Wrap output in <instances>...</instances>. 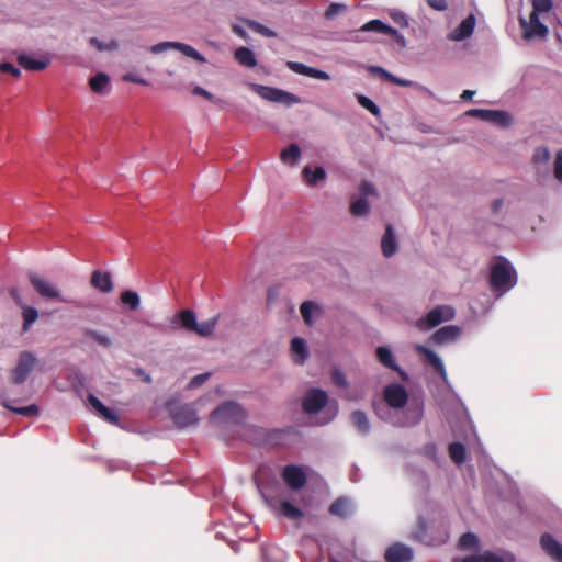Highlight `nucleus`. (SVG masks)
<instances>
[{
    "label": "nucleus",
    "instance_id": "f257e3e1",
    "mask_svg": "<svg viewBox=\"0 0 562 562\" xmlns=\"http://www.w3.org/2000/svg\"><path fill=\"white\" fill-rule=\"evenodd\" d=\"M384 403L374 407L375 415L395 427H413L420 423L424 414L422 402L408 403L406 389L397 383L389 384L383 390Z\"/></svg>",
    "mask_w": 562,
    "mask_h": 562
},
{
    "label": "nucleus",
    "instance_id": "f03ea898",
    "mask_svg": "<svg viewBox=\"0 0 562 562\" xmlns=\"http://www.w3.org/2000/svg\"><path fill=\"white\" fill-rule=\"evenodd\" d=\"M323 408L325 417L318 423L325 425L331 422L338 413V404L336 401L329 403L327 393L317 387L310 389L302 398V409L307 415L321 412Z\"/></svg>",
    "mask_w": 562,
    "mask_h": 562
},
{
    "label": "nucleus",
    "instance_id": "7ed1b4c3",
    "mask_svg": "<svg viewBox=\"0 0 562 562\" xmlns=\"http://www.w3.org/2000/svg\"><path fill=\"white\" fill-rule=\"evenodd\" d=\"M517 283V273L513 265L504 257L494 259L491 263L490 284L499 295L513 289Z\"/></svg>",
    "mask_w": 562,
    "mask_h": 562
},
{
    "label": "nucleus",
    "instance_id": "20e7f679",
    "mask_svg": "<svg viewBox=\"0 0 562 562\" xmlns=\"http://www.w3.org/2000/svg\"><path fill=\"white\" fill-rule=\"evenodd\" d=\"M211 418L223 425H237L246 419V412L238 403L226 402L213 411Z\"/></svg>",
    "mask_w": 562,
    "mask_h": 562
},
{
    "label": "nucleus",
    "instance_id": "39448f33",
    "mask_svg": "<svg viewBox=\"0 0 562 562\" xmlns=\"http://www.w3.org/2000/svg\"><path fill=\"white\" fill-rule=\"evenodd\" d=\"M249 88L267 101L286 105L301 103V99L297 95L278 88L267 87L259 83H249Z\"/></svg>",
    "mask_w": 562,
    "mask_h": 562
},
{
    "label": "nucleus",
    "instance_id": "423d86ee",
    "mask_svg": "<svg viewBox=\"0 0 562 562\" xmlns=\"http://www.w3.org/2000/svg\"><path fill=\"white\" fill-rule=\"evenodd\" d=\"M454 310L450 305H437L425 316L416 322V326L424 331L430 330L443 322L451 321L454 317Z\"/></svg>",
    "mask_w": 562,
    "mask_h": 562
},
{
    "label": "nucleus",
    "instance_id": "0eeeda50",
    "mask_svg": "<svg viewBox=\"0 0 562 562\" xmlns=\"http://www.w3.org/2000/svg\"><path fill=\"white\" fill-rule=\"evenodd\" d=\"M29 281L33 289L44 299L56 300L63 303H69L70 301L64 297L59 288L52 281L45 279L36 272L29 273Z\"/></svg>",
    "mask_w": 562,
    "mask_h": 562
},
{
    "label": "nucleus",
    "instance_id": "6e6552de",
    "mask_svg": "<svg viewBox=\"0 0 562 562\" xmlns=\"http://www.w3.org/2000/svg\"><path fill=\"white\" fill-rule=\"evenodd\" d=\"M362 32H375L380 34H386L394 37L397 42L404 43L403 35H401L394 27L390 26L389 24L378 19L367 22L359 30L349 32L348 38L353 42H363L366 40L361 38L359 35Z\"/></svg>",
    "mask_w": 562,
    "mask_h": 562
},
{
    "label": "nucleus",
    "instance_id": "1a4fd4ad",
    "mask_svg": "<svg viewBox=\"0 0 562 562\" xmlns=\"http://www.w3.org/2000/svg\"><path fill=\"white\" fill-rule=\"evenodd\" d=\"M169 411L175 424L179 428H187L199 424L200 419L196 411L191 404L173 405L170 403Z\"/></svg>",
    "mask_w": 562,
    "mask_h": 562
},
{
    "label": "nucleus",
    "instance_id": "9d476101",
    "mask_svg": "<svg viewBox=\"0 0 562 562\" xmlns=\"http://www.w3.org/2000/svg\"><path fill=\"white\" fill-rule=\"evenodd\" d=\"M267 505L276 516H282L288 519H299L304 516L303 512L294 506L290 501L282 496L265 497Z\"/></svg>",
    "mask_w": 562,
    "mask_h": 562
},
{
    "label": "nucleus",
    "instance_id": "9b49d317",
    "mask_svg": "<svg viewBox=\"0 0 562 562\" xmlns=\"http://www.w3.org/2000/svg\"><path fill=\"white\" fill-rule=\"evenodd\" d=\"M36 364L35 356L30 351L21 352L15 368L11 371V380L14 384H22L26 381Z\"/></svg>",
    "mask_w": 562,
    "mask_h": 562
},
{
    "label": "nucleus",
    "instance_id": "f8f14e48",
    "mask_svg": "<svg viewBox=\"0 0 562 562\" xmlns=\"http://www.w3.org/2000/svg\"><path fill=\"white\" fill-rule=\"evenodd\" d=\"M465 114L502 127L508 126L512 123L509 113L501 110L472 109L467 111Z\"/></svg>",
    "mask_w": 562,
    "mask_h": 562
},
{
    "label": "nucleus",
    "instance_id": "ddd939ff",
    "mask_svg": "<svg viewBox=\"0 0 562 562\" xmlns=\"http://www.w3.org/2000/svg\"><path fill=\"white\" fill-rule=\"evenodd\" d=\"M414 349L423 357L425 363L432 367V369L440 375L442 381L448 384L449 380L442 359L435 351L420 344H416Z\"/></svg>",
    "mask_w": 562,
    "mask_h": 562
},
{
    "label": "nucleus",
    "instance_id": "4468645a",
    "mask_svg": "<svg viewBox=\"0 0 562 562\" xmlns=\"http://www.w3.org/2000/svg\"><path fill=\"white\" fill-rule=\"evenodd\" d=\"M453 562H515V555L508 551H504L502 553L485 551L483 553L471 554L465 558H456Z\"/></svg>",
    "mask_w": 562,
    "mask_h": 562
},
{
    "label": "nucleus",
    "instance_id": "2eb2a0df",
    "mask_svg": "<svg viewBox=\"0 0 562 562\" xmlns=\"http://www.w3.org/2000/svg\"><path fill=\"white\" fill-rule=\"evenodd\" d=\"M520 23L524 29V38L526 40L546 37L548 34V27L540 21L536 12L530 13L528 22L521 19Z\"/></svg>",
    "mask_w": 562,
    "mask_h": 562
},
{
    "label": "nucleus",
    "instance_id": "dca6fc26",
    "mask_svg": "<svg viewBox=\"0 0 562 562\" xmlns=\"http://www.w3.org/2000/svg\"><path fill=\"white\" fill-rule=\"evenodd\" d=\"M282 479L286 485L294 491L302 488L306 483V474L295 464L284 467L282 471Z\"/></svg>",
    "mask_w": 562,
    "mask_h": 562
},
{
    "label": "nucleus",
    "instance_id": "f3484780",
    "mask_svg": "<svg viewBox=\"0 0 562 562\" xmlns=\"http://www.w3.org/2000/svg\"><path fill=\"white\" fill-rule=\"evenodd\" d=\"M375 353H376V358H378L379 362L383 367L389 368V369L397 372L398 375L403 380H407L408 379L407 373L404 370H402L398 367V364L396 363V361L394 359V356H393V352H392V350L389 347H384V346L378 347Z\"/></svg>",
    "mask_w": 562,
    "mask_h": 562
},
{
    "label": "nucleus",
    "instance_id": "a211bd4d",
    "mask_svg": "<svg viewBox=\"0 0 562 562\" xmlns=\"http://www.w3.org/2000/svg\"><path fill=\"white\" fill-rule=\"evenodd\" d=\"M460 335L461 328L459 326L448 325L436 330L430 340L437 345H445L457 340Z\"/></svg>",
    "mask_w": 562,
    "mask_h": 562
},
{
    "label": "nucleus",
    "instance_id": "6ab92c4d",
    "mask_svg": "<svg viewBox=\"0 0 562 562\" xmlns=\"http://www.w3.org/2000/svg\"><path fill=\"white\" fill-rule=\"evenodd\" d=\"M384 557L386 562H408L413 559V551L405 544L395 543L386 549Z\"/></svg>",
    "mask_w": 562,
    "mask_h": 562
},
{
    "label": "nucleus",
    "instance_id": "aec40b11",
    "mask_svg": "<svg viewBox=\"0 0 562 562\" xmlns=\"http://www.w3.org/2000/svg\"><path fill=\"white\" fill-rule=\"evenodd\" d=\"M381 249L383 256L386 258L393 257L398 250V240L393 226L390 224L386 225L385 232L381 238Z\"/></svg>",
    "mask_w": 562,
    "mask_h": 562
},
{
    "label": "nucleus",
    "instance_id": "412c9836",
    "mask_svg": "<svg viewBox=\"0 0 562 562\" xmlns=\"http://www.w3.org/2000/svg\"><path fill=\"white\" fill-rule=\"evenodd\" d=\"M286 66L295 74L303 75L306 77L315 78L318 80H329L330 76L321 69L306 66L297 61H288Z\"/></svg>",
    "mask_w": 562,
    "mask_h": 562
},
{
    "label": "nucleus",
    "instance_id": "4be33fe9",
    "mask_svg": "<svg viewBox=\"0 0 562 562\" xmlns=\"http://www.w3.org/2000/svg\"><path fill=\"white\" fill-rule=\"evenodd\" d=\"M540 546L550 558L557 562H562V544L551 535H542L540 538Z\"/></svg>",
    "mask_w": 562,
    "mask_h": 562
},
{
    "label": "nucleus",
    "instance_id": "5701e85b",
    "mask_svg": "<svg viewBox=\"0 0 562 562\" xmlns=\"http://www.w3.org/2000/svg\"><path fill=\"white\" fill-rule=\"evenodd\" d=\"M475 26L473 15L465 18L450 34L449 40L460 42L472 35Z\"/></svg>",
    "mask_w": 562,
    "mask_h": 562
},
{
    "label": "nucleus",
    "instance_id": "b1692460",
    "mask_svg": "<svg viewBox=\"0 0 562 562\" xmlns=\"http://www.w3.org/2000/svg\"><path fill=\"white\" fill-rule=\"evenodd\" d=\"M88 403L106 422L114 425L119 424L117 415L112 409L106 407L97 396H94L93 394H89Z\"/></svg>",
    "mask_w": 562,
    "mask_h": 562
},
{
    "label": "nucleus",
    "instance_id": "393cba45",
    "mask_svg": "<svg viewBox=\"0 0 562 562\" xmlns=\"http://www.w3.org/2000/svg\"><path fill=\"white\" fill-rule=\"evenodd\" d=\"M91 284L103 293H110L113 290V282L109 272L95 270L91 277Z\"/></svg>",
    "mask_w": 562,
    "mask_h": 562
},
{
    "label": "nucleus",
    "instance_id": "a878e982",
    "mask_svg": "<svg viewBox=\"0 0 562 562\" xmlns=\"http://www.w3.org/2000/svg\"><path fill=\"white\" fill-rule=\"evenodd\" d=\"M18 63L21 67H23L26 70H33V71H40L45 69L48 64V58H40L36 59L30 55L21 54L18 56Z\"/></svg>",
    "mask_w": 562,
    "mask_h": 562
},
{
    "label": "nucleus",
    "instance_id": "bb28decb",
    "mask_svg": "<svg viewBox=\"0 0 562 562\" xmlns=\"http://www.w3.org/2000/svg\"><path fill=\"white\" fill-rule=\"evenodd\" d=\"M291 351L293 355V361L296 364H303L308 358V351L306 342L300 337H295L291 341Z\"/></svg>",
    "mask_w": 562,
    "mask_h": 562
},
{
    "label": "nucleus",
    "instance_id": "cd10ccee",
    "mask_svg": "<svg viewBox=\"0 0 562 562\" xmlns=\"http://www.w3.org/2000/svg\"><path fill=\"white\" fill-rule=\"evenodd\" d=\"M302 176L310 187H314L317 182L326 179V171L321 166L316 167L314 170L311 166H305L302 170Z\"/></svg>",
    "mask_w": 562,
    "mask_h": 562
},
{
    "label": "nucleus",
    "instance_id": "c85d7f7f",
    "mask_svg": "<svg viewBox=\"0 0 562 562\" xmlns=\"http://www.w3.org/2000/svg\"><path fill=\"white\" fill-rule=\"evenodd\" d=\"M302 151L297 144L292 143L284 149H282L280 154V160L289 166H295L300 158H301Z\"/></svg>",
    "mask_w": 562,
    "mask_h": 562
},
{
    "label": "nucleus",
    "instance_id": "c756f323",
    "mask_svg": "<svg viewBox=\"0 0 562 562\" xmlns=\"http://www.w3.org/2000/svg\"><path fill=\"white\" fill-rule=\"evenodd\" d=\"M351 423L353 427L362 435H368L371 430V425L368 415L360 409L352 412Z\"/></svg>",
    "mask_w": 562,
    "mask_h": 562
},
{
    "label": "nucleus",
    "instance_id": "7c9ffc66",
    "mask_svg": "<svg viewBox=\"0 0 562 562\" xmlns=\"http://www.w3.org/2000/svg\"><path fill=\"white\" fill-rule=\"evenodd\" d=\"M551 154L547 147H537L532 154V162L537 168L538 172L546 171L550 161Z\"/></svg>",
    "mask_w": 562,
    "mask_h": 562
},
{
    "label": "nucleus",
    "instance_id": "2f4dec72",
    "mask_svg": "<svg viewBox=\"0 0 562 562\" xmlns=\"http://www.w3.org/2000/svg\"><path fill=\"white\" fill-rule=\"evenodd\" d=\"M173 322H179L181 327L188 331H194L198 321L196 315L191 310H183L175 316Z\"/></svg>",
    "mask_w": 562,
    "mask_h": 562
},
{
    "label": "nucleus",
    "instance_id": "473e14b6",
    "mask_svg": "<svg viewBox=\"0 0 562 562\" xmlns=\"http://www.w3.org/2000/svg\"><path fill=\"white\" fill-rule=\"evenodd\" d=\"M329 512L334 516L338 517H347L352 512V504L346 497H340L336 499L329 507Z\"/></svg>",
    "mask_w": 562,
    "mask_h": 562
},
{
    "label": "nucleus",
    "instance_id": "72a5a7b5",
    "mask_svg": "<svg viewBox=\"0 0 562 562\" xmlns=\"http://www.w3.org/2000/svg\"><path fill=\"white\" fill-rule=\"evenodd\" d=\"M109 83H110V78L104 72L97 74L95 76L90 78V81H89L91 90L99 94H104L108 92Z\"/></svg>",
    "mask_w": 562,
    "mask_h": 562
},
{
    "label": "nucleus",
    "instance_id": "f704fd0d",
    "mask_svg": "<svg viewBox=\"0 0 562 562\" xmlns=\"http://www.w3.org/2000/svg\"><path fill=\"white\" fill-rule=\"evenodd\" d=\"M235 58L240 65L245 67L252 68L257 65V58L254 52L247 47L237 48L235 50Z\"/></svg>",
    "mask_w": 562,
    "mask_h": 562
},
{
    "label": "nucleus",
    "instance_id": "c9c22d12",
    "mask_svg": "<svg viewBox=\"0 0 562 562\" xmlns=\"http://www.w3.org/2000/svg\"><path fill=\"white\" fill-rule=\"evenodd\" d=\"M83 335L87 338L93 339L98 345L104 347V348H111L112 347V339L109 335L105 333L94 330L91 328H85Z\"/></svg>",
    "mask_w": 562,
    "mask_h": 562
},
{
    "label": "nucleus",
    "instance_id": "e433bc0d",
    "mask_svg": "<svg viewBox=\"0 0 562 562\" xmlns=\"http://www.w3.org/2000/svg\"><path fill=\"white\" fill-rule=\"evenodd\" d=\"M389 81L393 82L397 86H401V87H411L419 92L426 93L429 97H434L432 91H430L427 87H425L416 81L402 79V78L395 77L394 75H391Z\"/></svg>",
    "mask_w": 562,
    "mask_h": 562
},
{
    "label": "nucleus",
    "instance_id": "4c0bfd02",
    "mask_svg": "<svg viewBox=\"0 0 562 562\" xmlns=\"http://www.w3.org/2000/svg\"><path fill=\"white\" fill-rule=\"evenodd\" d=\"M370 212V204L364 198L352 199L350 213L356 217H363Z\"/></svg>",
    "mask_w": 562,
    "mask_h": 562
},
{
    "label": "nucleus",
    "instance_id": "58836bf2",
    "mask_svg": "<svg viewBox=\"0 0 562 562\" xmlns=\"http://www.w3.org/2000/svg\"><path fill=\"white\" fill-rule=\"evenodd\" d=\"M22 317H23V326L22 330L24 333L29 331L31 326L37 321L38 318V311L35 307L27 306L26 304L22 307Z\"/></svg>",
    "mask_w": 562,
    "mask_h": 562
},
{
    "label": "nucleus",
    "instance_id": "ea45409f",
    "mask_svg": "<svg viewBox=\"0 0 562 562\" xmlns=\"http://www.w3.org/2000/svg\"><path fill=\"white\" fill-rule=\"evenodd\" d=\"M173 49H177L179 52H181L183 55H186L187 57H190L199 63H206V59L205 57L200 54L194 47H192L191 45H188V44H184V43H180V42H175V45H173Z\"/></svg>",
    "mask_w": 562,
    "mask_h": 562
},
{
    "label": "nucleus",
    "instance_id": "a19ab883",
    "mask_svg": "<svg viewBox=\"0 0 562 562\" xmlns=\"http://www.w3.org/2000/svg\"><path fill=\"white\" fill-rule=\"evenodd\" d=\"M217 322L218 315L202 323H198L193 333L198 334L201 337H209L214 333Z\"/></svg>",
    "mask_w": 562,
    "mask_h": 562
},
{
    "label": "nucleus",
    "instance_id": "79ce46f5",
    "mask_svg": "<svg viewBox=\"0 0 562 562\" xmlns=\"http://www.w3.org/2000/svg\"><path fill=\"white\" fill-rule=\"evenodd\" d=\"M262 559L265 562H284L286 554L278 547L262 548Z\"/></svg>",
    "mask_w": 562,
    "mask_h": 562
},
{
    "label": "nucleus",
    "instance_id": "37998d69",
    "mask_svg": "<svg viewBox=\"0 0 562 562\" xmlns=\"http://www.w3.org/2000/svg\"><path fill=\"white\" fill-rule=\"evenodd\" d=\"M467 450L464 445L453 442L449 446V456L456 464H462L465 461Z\"/></svg>",
    "mask_w": 562,
    "mask_h": 562
},
{
    "label": "nucleus",
    "instance_id": "c03bdc74",
    "mask_svg": "<svg viewBox=\"0 0 562 562\" xmlns=\"http://www.w3.org/2000/svg\"><path fill=\"white\" fill-rule=\"evenodd\" d=\"M121 302L131 310L136 311L140 305V297L135 291L125 290L121 293Z\"/></svg>",
    "mask_w": 562,
    "mask_h": 562
},
{
    "label": "nucleus",
    "instance_id": "a18cd8bd",
    "mask_svg": "<svg viewBox=\"0 0 562 562\" xmlns=\"http://www.w3.org/2000/svg\"><path fill=\"white\" fill-rule=\"evenodd\" d=\"M300 311H301L304 322L307 325H312L314 323L313 315L318 312V306L315 305L313 302L306 301V302L302 303Z\"/></svg>",
    "mask_w": 562,
    "mask_h": 562
},
{
    "label": "nucleus",
    "instance_id": "49530a36",
    "mask_svg": "<svg viewBox=\"0 0 562 562\" xmlns=\"http://www.w3.org/2000/svg\"><path fill=\"white\" fill-rule=\"evenodd\" d=\"M479 547V538L472 532L462 535L459 539V548L461 550H471Z\"/></svg>",
    "mask_w": 562,
    "mask_h": 562
},
{
    "label": "nucleus",
    "instance_id": "de8ad7c7",
    "mask_svg": "<svg viewBox=\"0 0 562 562\" xmlns=\"http://www.w3.org/2000/svg\"><path fill=\"white\" fill-rule=\"evenodd\" d=\"M89 43L94 46L99 52H113L119 48V43L115 40L109 42L100 41L97 37H91Z\"/></svg>",
    "mask_w": 562,
    "mask_h": 562
},
{
    "label": "nucleus",
    "instance_id": "09e8293b",
    "mask_svg": "<svg viewBox=\"0 0 562 562\" xmlns=\"http://www.w3.org/2000/svg\"><path fill=\"white\" fill-rule=\"evenodd\" d=\"M2 405L7 409L12 411V412H14V413H16L19 415H22V416H32V415H36L38 413V407L35 404H31V405L25 406V407H13L7 401H4L2 403Z\"/></svg>",
    "mask_w": 562,
    "mask_h": 562
},
{
    "label": "nucleus",
    "instance_id": "8fccbe9b",
    "mask_svg": "<svg viewBox=\"0 0 562 562\" xmlns=\"http://www.w3.org/2000/svg\"><path fill=\"white\" fill-rule=\"evenodd\" d=\"M356 97H357L359 104L362 108L368 110L374 116H376V117L380 116L381 112H380L379 106L370 98H368L363 94H356Z\"/></svg>",
    "mask_w": 562,
    "mask_h": 562
},
{
    "label": "nucleus",
    "instance_id": "3c124183",
    "mask_svg": "<svg viewBox=\"0 0 562 562\" xmlns=\"http://www.w3.org/2000/svg\"><path fill=\"white\" fill-rule=\"evenodd\" d=\"M249 27L255 31L256 33H259L266 37H276L277 36V33L270 29H268L267 26H265L263 24H260L259 22H256V21H250L248 23Z\"/></svg>",
    "mask_w": 562,
    "mask_h": 562
},
{
    "label": "nucleus",
    "instance_id": "603ef678",
    "mask_svg": "<svg viewBox=\"0 0 562 562\" xmlns=\"http://www.w3.org/2000/svg\"><path fill=\"white\" fill-rule=\"evenodd\" d=\"M347 9V7L345 4H341V3H330L327 8V10L325 11V18L330 20V19H334L336 15L345 12Z\"/></svg>",
    "mask_w": 562,
    "mask_h": 562
},
{
    "label": "nucleus",
    "instance_id": "864d4df0",
    "mask_svg": "<svg viewBox=\"0 0 562 562\" xmlns=\"http://www.w3.org/2000/svg\"><path fill=\"white\" fill-rule=\"evenodd\" d=\"M331 381L337 386L346 389L348 386V381L342 371L339 369H334L331 372Z\"/></svg>",
    "mask_w": 562,
    "mask_h": 562
},
{
    "label": "nucleus",
    "instance_id": "5fc2aeb1",
    "mask_svg": "<svg viewBox=\"0 0 562 562\" xmlns=\"http://www.w3.org/2000/svg\"><path fill=\"white\" fill-rule=\"evenodd\" d=\"M533 11L537 14L539 12L546 13L549 12L552 8V1L551 0H533L532 2Z\"/></svg>",
    "mask_w": 562,
    "mask_h": 562
},
{
    "label": "nucleus",
    "instance_id": "6e6d98bb",
    "mask_svg": "<svg viewBox=\"0 0 562 562\" xmlns=\"http://www.w3.org/2000/svg\"><path fill=\"white\" fill-rule=\"evenodd\" d=\"M392 20L397 24L400 25L401 27H407L408 26V18L407 15L402 12V11H398V10H393L391 13H390Z\"/></svg>",
    "mask_w": 562,
    "mask_h": 562
},
{
    "label": "nucleus",
    "instance_id": "4d7b16f0",
    "mask_svg": "<svg viewBox=\"0 0 562 562\" xmlns=\"http://www.w3.org/2000/svg\"><path fill=\"white\" fill-rule=\"evenodd\" d=\"M359 192L361 194L360 198H364V199L368 200L369 196L375 194V187L372 183L368 182V181H363L359 186Z\"/></svg>",
    "mask_w": 562,
    "mask_h": 562
},
{
    "label": "nucleus",
    "instance_id": "13d9d810",
    "mask_svg": "<svg viewBox=\"0 0 562 562\" xmlns=\"http://www.w3.org/2000/svg\"><path fill=\"white\" fill-rule=\"evenodd\" d=\"M554 178L562 184V150L558 151L554 159Z\"/></svg>",
    "mask_w": 562,
    "mask_h": 562
},
{
    "label": "nucleus",
    "instance_id": "bf43d9fd",
    "mask_svg": "<svg viewBox=\"0 0 562 562\" xmlns=\"http://www.w3.org/2000/svg\"><path fill=\"white\" fill-rule=\"evenodd\" d=\"M209 378H210V373L198 374L190 380L188 387L196 389V387L201 386L203 383H205Z\"/></svg>",
    "mask_w": 562,
    "mask_h": 562
},
{
    "label": "nucleus",
    "instance_id": "052dcab7",
    "mask_svg": "<svg viewBox=\"0 0 562 562\" xmlns=\"http://www.w3.org/2000/svg\"><path fill=\"white\" fill-rule=\"evenodd\" d=\"M0 71L11 74L15 78L21 76V70L8 61L0 64Z\"/></svg>",
    "mask_w": 562,
    "mask_h": 562
},
{
    "label": "nucleus",
    "instance_id": "680f3d73",
    "mask_svg": "<svg viewBox=\"0 0 562 562\" xmlns=\"http://www.w3.org/2000/svg\"><path fill=\"white\" fill-rule=\"evenodd\" d=\"M175 42H161L150 47L153 54H160L170 48H173Z\"/></svg>",
    "mask_w": 562,
    "mask_h": 562
},
{
    "label": "nucleus",
    "instance_id": "e2e57ef3",
    "mask_svg": "<svg viewBox=\"0 0 562 562\" xmlns=\"http://www.w3.org/2000/svg\"><path fill=\"white\" fill-rule=\"evenodd\" d=\"M123 80L127 81V82H134V83L143 85V86H147L148 85L147 80L143 79L142 77H139L135 72H127V74H125L123 76Z\"/></svg>",
    "mask_w": 562,
    "mask_h": 562
},
{
    "label": "nucleus",
    "instance_id": "0e129e2a",
    "mask_svg": "<svg viewBox=\"0 0 562 562\" xmlns=\"http://www.w3.org/2000/svg\"><path fill=\"white\" fill-rule=\"evenodd\" d=\"M368 71L372 75H379L387 81L392 75L391 72H389L387 70H385L384 68H382L380 66H369Z\"/></svg>",
    "mask_w": 562,
    "mask_h": 562
},
{
    "label": "nucleus",
    "instance_id": "69168bd1",
    "mask_svg": "<svg viewBox=\"0 0 562 562\" xmlns=\"http://www.w3.org/2000/svg\"><path fill=\"white\" fill-rule=\"evenodd\" d=\"M427 4L437 11H443L448 7L446 0H427Z\"/></svg>",
    "mask_w": 562,
    "mask_h": 562
},
{
    "label": "nucleus",
    "instance_id": "338daca9",
    "mask_svg": "<svg viewBox=\"0 0 562 562\" xmlns=\"http://www.w3.org/2000/svg\"><path fill=\"white\" fill-rule=\"evenodd\" d=\"M192 93L205 98L206 100L214 101V95L202 87H194Z\"/></svg>",
    "mask_w": 562,
    "mask_h": 562
},
{
    "label": "nucleus",
    "instance_id": "774afa93",
    "mask_svg": "<svg viewBox=\"0 0 562 562\" xmlns=\"http://www.w3.org/2000/svg\"><path fill=\"white\" fill-rule=\"evenodd\" d=\"M10 294H11V297L13 299V301L20 306L22 307L23 305H25L24 301L22 300L18 289H11L10 291Z\"/></svg>",
    "mask_w": 562,
    "mask_h": 562
}]
</instances>
